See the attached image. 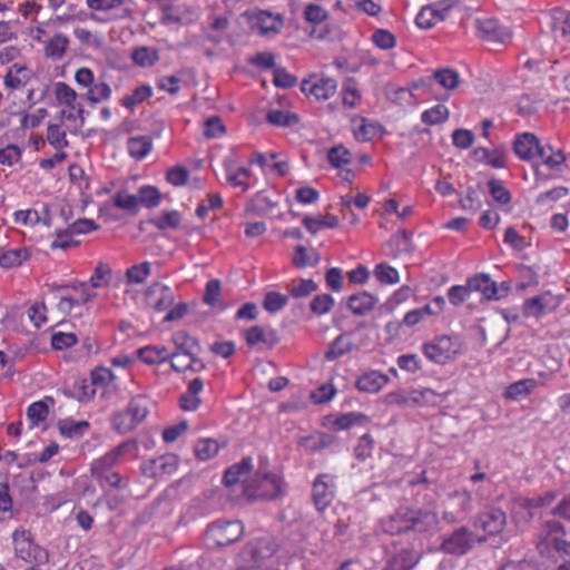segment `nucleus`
Returning <instances> with one entry per match:
<instances>
[{
    "mask_svg": "<svg viewBox=\"0 0 570 570\" xmlns=\"http://www.w3.org/2000/svg\"><path fill=\"white\" fill-rule=\"evenodd\" d=\"M55 95L60 104L75 109L77 92L66 82H58L55 88Z\"/></svg>",
    "mask_w": 570,
    "mask_h": 570,
    "instance_id": "53",
    "label": "nucleus"
},
{
    "mask_svg": "<svg viewBox=\"0 0 570 570\" xmlns=\"http://www.w3.org/2000/svg\"><path fill=\"white\" fill-rule=\"evenodd\" d=\"M450 111L444 105H436L421 115L422 122L426 125H439L443 124L449 119Z\"/></svg>",
    "mask_w": 570,
    "mask_h": 570,
    "instance_id": "42",
    "label": "nucleus"
},
{
    "mask_svg": "<svg viewBox=\"0 0 570 570\" xmlns=\"http://www.w3.org/2000/svg\"><path fill=\"white\" fill-rule=\"evenodd\" d=\"M129 155L140 160L145 158L151 150V139L147 136L130 137L127 141Z\"/></svg>",
    "mask_w": 570,
    "mask_h": 570,
    "instance_id": "25",
    "label": "nucleus"
},
{
    "mask_svg": "<svg viewBox=\"0 0 570 570\" xmlns=\"http://www.w3.org/2000/svg\"><path fill=\"white\" fill-rule=\"evenodd\" d=\"M267 458L259 459V468L255 475L248 480L243 481V493L248 500H273L282 494L283 480L274 473H269L265 468Z\"/></svg>",
    "mask_w": 570,
    "mask_h": 570,
    "instance_id": "2",
    "label": "nucleus"
},
{
    "mask_svg": "<svg viewBox=\"0 0 570 570\" xmlns=\"http://www.w3.org/2000/svg\"><path fill=\"white\" fill-rule=\"evenodd\" d=\"M471 297V293L466 285H454L448 291V298L454 306L461 305L463 302Z\"/></svg>",
    "mask_w": 570,
    "mask_h": 570,
    "instance_id": "64",
    "label": "nucleus"
},
{
    "mask_svg": "<svg viewBox=\"0 0 570 570\" xmlns=\"http://www.w3.org/2000/svg\"><path fill=\"white\" fill-rule=\"evenodd\" d=\"M244 534L239 520H217L208 524L206 539L212 549H220L237 542Z\"/></svg>",
    "mask_w": 570,
    "mask_h": 570,
    "instance_id": "3",
    "label": "nucleus"
},
{
    "mask_svg": "<svg viewBox=\"0 0 570 570\" xmlns=\"http://www.w3.org/2000/svg\"><path fill=\"white\" fill-rule=\"evenodd\" d=\"M218 449V443L214 439L199 440L195 445V454L199 460L206 461L217 454Z\"/></svg>",
    "mask_w": 570,
    "mask_h": 570,
    "instance_id": "52",
    "label": "nucleus"
},
{
    "mask_svg": "<svg viewBox=\"0 0 570 570\" xmlns=\"http://www.w3.org/2000/svg\"><path fill=\"white\" fill-rule=\"evenodd\" d=\"M16 554L24 561L45 564L49 561V553L46 549L35 543L31 533L26 530L13 532Z\"/></svg>",
    "mask_w": 570,
    "mask_h": 570,
    "instance_id": "4",
    "label": "nucleus"
},
{
    "mask_svg": "<svg viewBox=\"0 0 570 570\" xmlns=\"http://www.w3.org/2000/svg\"><path fill=\"white\" fill-rule=\"evenodd\" d=\"M367 421L368 417L361 412H348L337 416L333 422V426L336 430H347L351 426L361 425Z\"/></svg>",
    "mask_w": 570,
    "mask_h": 570,
    "instance_id": "40",
    "label": "nucleus"
},
{
    "mask_svg": "<svg viewBox=\"0 0 570 570\" xmlns=\"http://www.w3.org/2000/svg\"><path fill=\"white\" fill-rule=\"evenodd\" d=\"M149 223L159 230L177 229L181 223V214L178 210L164 212L160 216L149 219Z\"/></svg>",
    "mask_w": 570,
    "mask_h": 570,
    "instance_id": "34",
    "label": "nucleus"
},
{
    "mask_svg": "<svg viewBox=\"0 0 570 570\" xmlns=\"http://www.w3.org/2000/svg\"><path fill=\"white\" fill-rule=\"evenodd\" d=\"M61 125L62 124L59 121L58 124H50L48 126L47 139L56 149H61L68 146L66 132L60 130Z\"/></svg>",
    "mask_w": 570,
    "mask_h": 570,
    "instance_id": "61",
    "label": "nucleus"
},
{
    "mask_svg": "<svg viewBox=\"0 0 570 570\" xmlns=\"http://www.w3.org/2000/svg\"><path fill=\"white\" fill-rule=\"evenodd\" d=\"M150 274V263L144 262L132 265L126 272L128 283L141 284Z\"/></svg>",
    "mask_w": 570,
    "mask_h": 570,
    "instance_id": "55",
    "label": "nucleus"
},
{
    "mask_svg": "<svg viewBox=\"0 0 570 570\" xmlns=\"http://www.w3.org/2000/svg\"><path fill=\"white\" fill-rule=\"evenodd\" d=\"M111 424L112 428L121 434L128 433L137 426L126 410L115 413Z\"/></svg>",
    "mask_w": 570,
    "mask_h": 570,
    "instance_id": "56",
    "label": "nucleus"
},
{
    "mask_svg": "<svg viewBox=\"0 0 570 570\" xmlns=\"http://www.w3.org/2000/svg\"><path fill=\"white\" fill-rule=\"evenodd\" d=\"M114 204L117 208L136 213L139 204L138 195L128 194L126 190H119L114 195Z\"/></svg>",
    "mask_w": 570,
    "mask_h": 570,
    "instance_id": "46",
    "label": "nucleus"
},
{
    "mask_svg": "<svg viewBox=\"0 0 570 570\" xmlns=\"http://www.w3.org/2000/svg\"><path fill=\"white\" fill-rule=\"evenodd\" d=\"M266 120L274 126L291 127L296 125L299 118L293 112L272 109L267 112Z\"/></svg>",
    "mask_w": 570,
    "mask_h": 570,
    "instance_id": "39",
    "label": "nucleus"
},
{
    "mask_svg": "<svg viewBox=\"0 0 570 570\" xmlns=\"http://www.w3.org/2000/svg\"><path fill=\"white\" fill-rule=\"evenodd\" d=\"M28 258L29 253L26 248L9 249L0 254V266L3 268L17 267Z\"/></svg>",
    "mask_w": 570,
    "mask_h": 570,
    "instance_id": "37",
    "label": "nucleus"
},
{
    "mask_svg": "<svg viewBox=\"0 0 570 570\" xmlns=\"http://www.w3.org/2000/svg\"><path fill=\"white\" fill-rule=\"evenodd\" d=\"M304 227L313 235H315L321 228H335L338 226V219L336 216L327 214L314 218L312 216H305L302 220Z\"/></svg>",
    "mask_w": 570,
    "mask_h": 570,
    "instance_id": "27",
    "label": "nucleus"
},
{
    "mask_svg": "<svg viewBox=\"0 0 570 570\" xmlns=\"http://www.w3.org/2000/svg\"><path fill=\"white\" fill-rule=\"evenodd\" d=\"M245 341L249 347L262 343L268 348H273L279 343L281 338L277 331L271 326L254 325L245 331Z\"/></svg>",
    "mask_w": 570,
    "mask_h": 570,
    "instance_id": "13",
    "label": "nucleus"
},
{
    "mask_svg": "<svg viewBox=\"0 0 570 570\" xmlns=\"http://www.w3.org/2000/svg\"><path fill=\"white\" fill-rule=\"evenodd\" d=\"M374 275L382 284H396L400 281L399 272L387 263L377 264Z\"/></svg>",
    "mask_w": 570,
    "mask_h": 570,
    "instance_id": "49",
    "label": "nucleus"
},
{
    "mask_svg": "<svg viewBox=\"0 0 570 570\" xmlns=\"http://www.w3.org/2000/svg\"><path fill=\"white\" fill-rule=\"evenodd\" d=\"M59 432L67 438H80L89 429V422L65 419L58 422Z\"/></svg>",
    "mask_w": 570,
    "mask_h": 570,
    "instance_id": "33",
    "label": "nucleus"
},
{
    "mask_svg": "<svg viewBox=\"0 0 570 570\" xmlns=\"http://www.w3.org/2000/svg\"><path fill=\"white\" fill-rule=\"evenodd\" d=\"M541 146L542 145L534 134L523 132L517 135L513 142V151L523 160H532L537 157L539 151L538 149H540Z\"/></svg>",
    "mask_w": 570,
    "mask_h": 570,
    "instance_id": "17",
    "label": "nucleus"
},
{
    "mask_svg": "<svg viewBox=\"0 0 570 570\" xmlns=\"http://www.w3.org/2000/svg\"><path fill=\"white\" fill-rule=\"evenodd\" d=\"M135 441H126L116 446L114 450H111L104 456L95 460L91 463L90 468L91 475L99 482H102V476L105 475L106 472H109L110 469L117 463L118 458L126 451L135 449Z\"/></svg>",
    "mask_w": 570,
    "mask_h": 570,
    "instance_id": "10",
    "label": "nucleus"
},
{
    "mask_svg": "<svg viewBox=\"0 0 570 570\" xmlns=\"http://www.w3.org/2000/svg\"><path fill=\"white\" fill-rule=\"evenodd\" d=\"M377 302L376 296L366 291H362L348 296L346 305L355 316H363L371 312Z\"/></svg>",
    "mask_w": 570,
    "mask_h": 570,
    "instance_id": "19",
    "label": "nucleus"
},
{
    "mask_svg": "<svg viewBox=\"0 0 570 570\" xmlns=\"http://www.w3.org/2000/svg\"><path fill=\"white\" fill-rule=\"evenodd\" d=\"M373 43L383 50H389L395 47L396 39L392 32L386 29H377L372 35Z\"/></svg>",
    "mask_w": 570,
    "mask_h": 570,
    "instance_id": "59",
    "label": "nucleus"
},
{
    "mask_svg": "<svg viewBox=\"0 0 570 570\" xmlns=\"http://www.w3.org/2000/svg\"><path fill=\"white\" fill-rule=\"evenodd\" d=\"M147 304L157 312H164L173 306L175 295L171 288L160 282H154L145 293Z\"/></svg>",
    "mask_w": 570,
    "mask_h": 570,
    "instance_id": "11",
    "label": "nucleus"
},
{
    "mask_svg": "<svg viewBox=\"0 0 570 570\" xmlns=\"http://www.w3.org/2000/svg\"><path fill=\"white\" fill-rule=\"evenodd\" d=\"M47 401L53 403L52 397H47L46 400L37 401L29 405L27 410V416L32 423V425H37L47 419L49 414Z\"/></svg>",
    "mask_w": 570,
    "mask_h": 570,
    "instance_id": "41",
    "label": "nucleus"
},
{
    "mask_svg": "<svg viewBox=\"0 0 570 570\" xmlns=\"http://www.w3.org/2000/svg\"><path fill=\"white\" fill-rule=\"evenodd\" d=\"M537 386V381L533 379L520 380L511 383L504 391V397L509 400H519L520 397L529 395Z\"/></svg>",
    "mask_w": 570,
    "mask_h": 570,
    "instance_id": "29",
    "label": "nucleus"
},
{
    "mask_svg": "<svg viewBox=\"0 0 570 570\" xmlns=\"http://www.w3.org/2000/svg\"><path fill=\"white\" fill-rule=\"evenodd\" d=\"M297 78L283 67L273 70V83L278 88H292L296 85Z\"/></svg>",
    "mask_w": 570,
    "mask_h": 570,
    "instance_id": "60",
    "label": "nucleus"
},
{
    "mask_svg": "<svg viewBox=\"0 0 570 570\" xmlns=\"http://www.w3.org/2000/svg\"><path fill=\"white\" fill-rule=\"evenodd\" d=\"M422 350L430 361L438 364H446L460 354V350L454 346L449 335H442L432 342L424 343Z\"/></svg>",
    "mask_w": 570,
    "mask_h": 570,
    "instance_id": "7",
    "label": "nucleus"
},
{
    "mask_svg": "<svg viewBox=\"0 0 570 570\" xmlns=\"http://www.w3.org/2000/svg\"><path fill=\"white\" fill-rule=\"evenodd\" d=\"M433 80H435L440 86L448 90L455 89L460 83L459 73L450 68L439 69L433 75Z\"/></svg>",
    "mask_w": 570,
    "mask_h": 570,
    "instance_id": "43",
    "label": "nucleus"
},
{
    "mask_svg": "<svg viewBox=\"0 0 570 570\" xmlns=\"http://www.w3.org/2000/svg\"><path fill=\"white\" fill-rule=\"evenodd\" d=\"M439 514L431 507L400 505L381 520V528L390 535L431 537L438 532Z\"/></svg>",
    "mask_w": 570,
    "mask_h": 570,
    "instance_id": "1",
    "label": "nucleus"
},
{
    "mask_svg": "<svg viewBox=\"0 0 570 570\" xmlns=\"http://www.w3.org/2000/svg\"><path fill=\"white\" fill-rule=\"evenodd\" d=\"M507 524V514L500 508L491 507L479 512L472 519L475 529L483 530L488 535L500 534Z\"/></svg>",
    "mask_w": 570,
    "mask_h": 570,
    "instance_id": "8",
    "label": "nucleus"
},
{
    "mask_svg": "<svg viewBox=\"0 0 570 570\" xmlns=\"http://www.w3.org/2000/svg\"><path fill=\"white\" fill-rule=\"evenodd\" d=\"M277 549L276 540L272 537H265L248 542L243 553L248 561L258 567L265 560L272 558Z\"/></svg>",
    "mask_w": 570,
    "mask_h": 570,
    "instance_id": "9",
    "label": "nucleus"
},
{
    "mask_svg": "<svg viewBox=\"0 0 570 570\" xmlns=\"http://www.w3.org/2000/svg\"><path fill=\"white\" fill-rule=\"evenodd\" d=\"M550 547L557 553L560 563L570 567V541L562 537H553L550 539Z\"/></svg>",
    "mask_w": 570,
    "mask_h": 570,
    "instance_id": "50",
    "label": "nucleus"
},
{
    "mask_svg": "<svg viewBox=\"0 0 570 570\" xmlns=\"http://www.w3.org/2000/svg\"><path fill=\"white\" fill-rule=\"evenodd\" d=\"M488 188L491 197L501 205H507L511 202V193L504 187L503 183L499 179L492 178L488 181Z\"/></svg>",
    "mask_w": 570,
    "mask_h": 570,
    "instance_id": "47",
    "label": "nucleus"
},
{
    "mask_svg": "<svg viewBox=\"0 0 570 570\" xmlns=\"http://www.w3.org/2000/svg\"><path fill=\"white\" fill-rule=\"evenodd\" d=\"M138 199L146 208H154L160 204L161 194L157 187L145 185L138 189Z\"/></svg>",
    "mask_w": 570,
    "mask_h": 570,
    "instance_id": "38",
    "label": "nucleus"
},
{
    "mask_svg": "<svg viewBox=\"0 0 570 570\" xmlns=\"http://www.w3.org/2000/svg\"><path fill=\"white\" fill-rule=\"evenodd\" d=\"M131 58L139 67H151L160 59V56L156 49L138 47L132 51Z\"/></svg>",
    "mask_w": 570,
    "mask_h": 570,
    "instance_id": "36",
    "label": "nucleus"
},
{
    "mask_svg": "<svg viewBox=\"0 0 570 570\" xmlns=\"http://www.w3.org/2000/svg\"><path fill=\"white\" fill-rule=\"evenodd\" d=\"M542 533L546 534L544 539L540 540L537 544V549L540 551V553H543V548L550 547V541L548 540L549 537L553 534H561L563 538L567 534L566 527L562 522L550 519L542 522Z\"/></svg>",
    "mask_w": 570,
    "mask_h": 570,
    "instance_id": "32",
    "label": "nucleus"
},
{
    "mask_svg": "<svg viewBox=\"0 0 570 570\" xmlns=\"http://www.w3.org/2000/svg\"><path fill=\"white\" fill-rule=\"evenodd\" d=\"M327 160L334 168H341L351 163V153L343 145L334 146L327 151Z\"/></svg>",
    "mask_w": 570,
    "mask_h": 570,
    "instance_id": "45",
    "label": "nucleus"
},
{
    "mask_svg": "<svg viewBox=\"0 0 570 570\" xmlns=\"http://www.w3.org/2000/svg\"><path fill=\"white\" fill-rule=\"evenodd\" d=\"M474 26L478 37L490 43L505 45L512 38V31L495 18H476Z\"/></svg>",
    "mask_w": 570,
    "mask_h": 570,
    "instance_id": "6",
    "label": "nucleus"
},
{
    "mask_svg": "<svg viewBox=\"0 0 570 570\" xmlns=\"http://www.w3.org/2000/svg\"><path fill=\"white\" fill-rule=\"evenodd\" d=\"M334 476L330 474L318 475L313 483V501L318 511L325 510L334 499Z\"/></svg>",
    "mask_w": 570,
    "mask_h": 570,
    "instance_id": "12",
    "label": "nucleus"
},
{
    "mask_svg": "<svg viewBox=\"0 0 570 570\" xmlns=\"http://www.w3.org/2000/svg\"><path fill=\"white\" fill-rule=\"evenodd\" d=\"M98 228L92 219L79 218L65 229H58L56 235L58 238L72 237L75 235L87 234Z\"/></svg>",
    "mask_w": 570,
    "mask_h": 570,
    "instance_id": "28",
    "label": "nucleus"
},
{
    "mask_svg": "<svg viewBox=\"0 0 570 570\" xmlns=\"http://www.w3.org/2000/svg\"><path fill=\"white\" fill-rule=\"evenodd\" d=\"M153 95V88L147 85L137 87L131 95L122 98L121 105L128 109H132Z\"/></svg>",
    "mask_w": 570,
    "mask_h": 570,
    "instance_id": "44",
    "label": "nucleus"
},
{
    "mask_svg": "<svg viewBox=\"0 0 570 570\" xmlns=\"http://www.w3.org/2000/svg\"><path fill=\"white\" fill-rule=\"evenodd\" d=\"M557 305L558 303L556 302L554 297L549 292H546L541 295L524 301L523 315L525 317H539L553 311Z\"/></svg>",
    "mask_w": 570,
    "mask_h": 570,
    "instance_id": "16",
    "label": "nucleus"
},
{
    "mask_svg": "<svg viewBox=\"0 0 570 570\" xmlns=\"http://www.w3.org/2000/svg\"><path fill=\"white\" fill-rule=\"evenodd\" d=\"M389 381L387 375L379 371H370L357 379L355 386L361 392L377 393Z\"/></svg>",
    "mask_w": 570,
    "mask_h": 570,
    "instance_id": "21",
    "label": "nucleus"
},
{
    "mask_svg": "<svg viewBox=\"0 0 570 570\" xmlns=\"http://www.w3.org/2000/svg\"><path fill=\"white\" fill-rule=\"evenodd\" d=\"M500 570H546L542 564L534 559H522L519 561L510 560L505 562Z\"/></svg>",
    "mask_w": 570,
    "mask_h": 570,
    "instance_id": "62",
    "label": "nucleus"
},
{
    "mask_svg": "<svg viewBox=\"0 0 570 570\" xmlns=\"http://www.w3.org/2000/svg\"><path fill=\"white\" fill-rule=\"evenodd\" d=\"M149 403V399L144 394L131 397L126 411L137 425L148 415Z\"/></svg>",
    "mask_w": 570,
    "mask_h": 570,
    "instance_id": "23",
    "label": "nucleus"
},
{
    "mask_svg": "<svg viewBox=\"0 0 570 570\" xmlns=\"http://www.w3.org/2000/svg\"><path fill=\"white\" fill-rule=\"evenodd\" d=\"M204 136L208 139L222 137L226 132V127L218 116L209 117L205 124Z\"/></svg>",
    "mask_w": 570,
    "mask_h": 570,
    "instance_id": "57",
    "label": "nucleus"
},
{
    "mask_svg": "<svg viewBox=\"0 0 570 570\" xmlns=\"http://www.w3.org/2000/svg\"><path fill=\"white\" fill-rule=\"evenodd\" d=\"M253 468L252 459L249 456L244 458L239 463L230 465L224 473L223 483L226 487L237 484L242 476L248 474Z\"/></svg>",
    "mask_w": 570,
    "mask_h": 570,
    "instance_id": "22",
    "label": "nucleus"
},
{
    "mask_svg": "<svg viewBox=\"0 0 570 570\" xmlns=\"http://www.w3.org/2000/svg\"><path fill=\"white\" fill-rule=\"evenodd\" d=\"M111 96V88L107 82H99L89 88L83 96L91 104H98L102 100L109 99Z\"/></svg>",
    "mask_w": 570,
    "mask_h": 570,
    "instance_id": "54",
    "label": "nucleus"
},
{
    "mask_svg": "<svg viewBox=\"0 0 570 570\" xmlns=\"http://www.w3.org/2000/svg\"><path fill=\"white\" fill-rule=\"evenodd\" d=\"M173 343L176 346V352L191 358V362L199 364V368H205V363L196 356L200 350L196 338L191 337L186 331H178L173 334Z\"/></svg>",
    "mask_w": 570,
    "mask_h": 570,
    "instance_id": "15",
    "label": "nucleus"
},
{
    "mask_svg": "<svg viewBox=\"0 0 570 570\" xmlns=\"http://www.w3.org/2000/svg\"><path fill=\"white\" fill-rule=\"evenodd\" d=\"M483 191V185L478 183L475 186L466 187V196L465 198L459 199V205L463 210H468L471 213H476L482 207V202L479 197V194Z\"/></svg>",
    "mask_w": 570,
    "mask_h": 570,
    "instance_id": "26",
    "label": "nucleus"
},
{
    "mask_svg": "<svg viewBox=\"0 0 570 570\" xmlns=\"http://www.w3.org/2000/svg\"><path fill=\"white\" fill-rule=\"evenodd\" d=\"M347 334L338 335L328 346L324 356L327 361H334L352 352L355 347L352 341L346 340Z\"/></svg>",
    "mask_w": 570,
    "mask_h": 570,
    "instance_id": "24",
    "label": "nucleus"
},
{
    "mask_svg": "<svg viewBox=\"0 0 570 570\" xmlns=\"http://www.w3.org/2000/svg\"><path fill=\"white\" fill-rule=\"evenodd\" d=\"M72 387L77 393V400L79 402L90 401L96 393L95 389L91 387V383H89L87 379L76 380Z\"/></svg>",
    "mask_w": 570,
    "mask_h": 570,
    "instance_id": "63",
    "label": "nucleus"
},
{
    "mask_svg": "<svg viewBox=\"0 0 570 570\" xmlns=\"http://www.w3.org/2000/svg\"><path fill=\"white\" fill-rule=\"evenodd\" d=\"M335 302L330 294L316 295L309 303V309L313 314L321 316L328 313L334 306Z\"/></svg>",
    "mask_w": 570,
    "mask_h": 570,
    "instance_id": "48",
    "label": "nucleus"
},
{
    "mask_svg": "<svg viewBox=\"0 0 570 570\" xmlns=\"http://www.w3.org/2000/svg\"><path fill=\"white\" fill-rule=\"evenodd\" d=\"M473 531L462 525L442 538L439 551L450 556L462 557L473 549Z\"/></svg>",
    "mask_w": 570,
    "mask_h": 570,
    "instance_id": "5",
    "label": "nucleus"
},
{
    "mask_svg": "<svg viewBox=\"0 0 570 570\" xmlns=\"http://www.w3.org/2000/svg\"><path fill=\"white\" fill-rule=\"evenodd\" d=\"M421 560V553L413 548H403L384 567L385 570H413Z\"/></svg>",
    "mask_w": 570,
    "mask_h": 570,
    "instance_id": "18",
    "label": "nucleus"
},
{
    "mask_svg": "<svg viewBox=\"0 0 570 570\" xmlns=\"http://www.w3.org/2000/svg\"><path fill=\"white\" fill-rule=\"evenodd\" d=\"M68 43L69 39L66 36L57 33L47 42L45 47L46 56L56 60L61 59L67 50Z\"/></svg>",
    "mask_w": 570,
    "mask_h": 570,
    "instance_id": "35",
    "label": "nucleus"
},
{
    "mask_svg": "<svg viewBox=\"0 0 570 570\" xmlns=\"http://www.w3.org/2000/svg\"><path fill=\"white\" fill-rule=\"evenodd\" d=\"M317 288L318 285L313 279L301 278L298 281V284L292 285V287L289 288V295L294 298H302L316 292Z\"/></svg>",
    "mask_w": 570,
    "mask_h": 570,
    "instance_id": "58",
    "label": "nucleus"
},
{
    "mask_svg": "<svg viewBox=\"0 0 570 570\" xmlns=\"http://www.w3.org/2000/svg\"><path fill=\"white\" fill-rule=\"evenodd\" d=\"M337 83L332 78H322L317 81L304 79L301 83V90L306 96H314L316 100H327L336 91Z\"/></svg>",
    "mask_w": 570,
    "mask_h": 570,
    "instance_id": "14",
    "label": "nucleus"
},
{
    "mask_svg": "<svg viewBox=\"0 0 570 570\" xmlns=\"http://www.w3.org/2000/svg\"><path fill=\"white\" fill-rule=\"evenodd\" d=\"M288 302V297L278 292H268L263 301V307L269 313L282 311Z\"/></svg>",
    "mask_w": 570,
    "mask_h": 570,
    "instance_id": "51",
    "label": "nucleus"
},
{
    "mask_svg": "<svg viewBox=\"0 0 570 570\" xmlns=\"http://www.w3.org/2000/svg\"><path fill=\"white\" fill-rule=\"evenodd\" d=\"M466 283L471 295L473 293H480L481 297L487 301H492V297H495V282L492 281L488 274H476L470 277Z\"/></svg>",
    "mask_w": 570,
    "mask_h": 570,
    "instance_id": "20",
    "label": "nucleus"
},
{
    "mask_svg": "<svg viewBox=\"0 0 570 570\" xmlns=\"http://www.w3.org/2000/svg\"><path fill=\"white\" fill-rule=\"evenodd\" d=\"M321 261L320 254L315 250L308 253L304 245H297L295 247L292 263L297 268H305L307 266H316Z\"/></svg>",
    "mask_w": 570,
    "mask_h": 570,
    "instance_id": "30",
    "label": "nucleus"
},
{
    "mask_svg": "<svg viewBox=\"0 0 570 570\" xmlns=\"http://www.w3.org/2000/svg\"><path fill=\"white\" fill-rule=\"evenodd\" d=\"M538 150L537 157L551 169L559 168L566 161V155L562 149L554 150L550 145H544Z\"/></svg>",
    "mask_w": 570,
    "mask_h": 570,
    "instance_id": "31",
    "label": "nucleus"
}]
</instances>
